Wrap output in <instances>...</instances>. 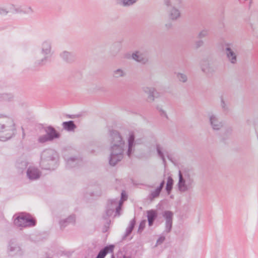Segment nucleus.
Returning <instances> with one entry per match:
<instances>
[{
	"label": "nucleus",
	"mask_w": 258,
	"mask_h": 258,
	"mask_svg": "<svg viewBox=\"0 0 258 258\" xmlns=\"http://www.w3.org/2000/svg\"><path fill=\"white\" fill-rule=\"evenodd\" d=\"M110 137L112 146L109 163L111 166H114L123 158V153L126 146L125 142L117 131H110Z\"/></svg>",
	"instance_id": "nucleus-1"
},
{
	"label": "nucleus",
	"mask_w": 258,
	"mask_h": 258,
	"mask_svg": "<svg viewBox=\"0 0 258 258\" xmlns=\"http://www.w3.org/2000/svg\"><path fill=\"white\" fill-rule=\"evenodd\" d=\"M195 174L192 169L185 168L179 170V180L177 185L181 192H184L192 189L195 184Z\"/></svg>",
	"instance_id": "nucleus-2"
},
{
	"label": "nucleus",
	"mask_w": 258,
	"mask_h": 258,
	"mask_svg": "<svg viewBox=\"0 0 258 258\" xmlns=\"http://www.w3.org/2000/svg\"><path fill=\"white\" fill-rule=\"evenodd\" d=\"M58 155L52 149L44 150L41 153L40 166L45 170H54L58 166Z\"/></svg>",
	"instance_id": "nucleus-3"
},
{
	"label": "nucleus",
	"mask_w": 258,
	"mask_h": 258,
	"mask_svg": "<svg viewBox=\"0 0 258 258\" xmlns=\"http://www.w3.org/2000/svg\"><path fill=\"white\" fill-rule=\"evenodd\" d=\"M17 133L15 123L12 118L0 122V141H6L14 137Z\"/></svg>",
	"instance_id": "nucleus-4"
},
{
	"label": "nucleus",
	"mask_w": 258,
	"mask_h": 258,
	"mask_svg": "<svg viewBox=\"0 0 258 258\" xmlns=\"http://www.w3.org/2000/svg\"><path fill=\"white\" fill-rule=\"evenodd\" d=\"M51 44L48 40L44 41L41 47V50L35 56L34 65L35 67H41L47 62L51 56Z\"/></svg>",
	"instance_id": "nucleus-5"
},
{
	"label": "nucleus",
	"mask_w": 258,
	"mask_h": 258,
	"mask_svg": "<svg viewBox=\"0 0 258 258\" xmlns=\"http://www.w3.org/2000/svg\"><path fill=\"white\" fill-rule=\"evenodd\" d=\"M14 223L18 227H26L35 226L36 221L29 214L22 213L15 219Z\"/></svg>",
	"instance_id": "nucleus-6"
},
{
	"label": "nucleus",
	"mask_w": 258,
	"mask_h": 258,
	"mask_svg": "<svg viewBox=\"0 0 258 258\" xmlns=\"http://www.w3.org/2000/svg\"><path fill=\"white\" fill-rule=\"evenodd\" d=\"M46 134L41 136L39 137L38 141L39 143H44L48 141H52L54 139L60 137V134L53 126H48L45 129Z\"/></svg>",
	"instance_id": "nucleus-7"
},
{
	"label": "nucleus",
	"mask_w": 258,
	"mask_h": 258,
	"mask_svg": "<svg viewBox=\"0 0 258 258\" xmlns=\"http://www.w3.org/2000/svg\"><path fill=\"white\" fill-rule=\"evenodd\" d=\"M142 143V139H137L135 140V136L133 132H130L127 138V155L130 157L135 151V146L136 144H141Z\"/></svg>",
	"instance_id": "nucleus-8"
},
{
	"label": "nucleus",
	"mask_w": 258,
	"mask_h": 258,
	"mask_svg": "<svg viewBox=\"0 0 258 258\" xmlns=\"http://www.w3.org/2000/svg\"><path fill=\"white\" fill-rule=\"evenodd\" d=\"M246 22L250 26L254 34L258 37V12L251 13Z\"/></svg>",
	"instance_id": "nucleus-9"
},
{
	"label": "nucleus",
	"mask_w": 258,
	"mask_h": 258,
	"mask_svg": "<svg viewBox=\"0 0 258 258\" xmlns=\"http://www.w3.org/2000/svg\"><path fill=\"white\" fill-rule=\"evenodd\" d=\"M232 44L231 43H226L225 44V53L228 60L232 64H236L237 61V55L231 48Z\"/></svg>",
	"instance_id": "nucleus-10"
},
{
	"label": "nucleus",
	"mask_w": 258,
	"mask_h": 258,
	"mask_svg": "<svg viewBox=\"0 0 258 258\" xmlns=\"http://www.w3.org/2000/svg\"><path fill=\"white\" fill-rule=\"evenodd\" d=\"M119 202V201L117 199L109 200L108 201L105 211V215L103 216V218L104 219H107L113 214L115 209L118 205Z\"/></svg>",
	"instance_id": "nucleus-11"
},
{
	"label": "nucleus",
	"mask_w": 258,
	"mask_h": 258,
	"mask_svg": "<svg viewBox=\"0 0 258 258\" xmlns=\"http://www.w3.org/2000/svg\"><path fill=\"white\" fill-rule=\"evenodd\" d=\"M209 122L214 131H219L223 126V122L220 120L218 116L213 113L209 114Z\"/></svg>",
	"instance_id": "nucleus-12"
},
{
	"label": "nucleus",
	"mask_w": 258,
	"mask_h": 258,
	"mask_svg": "<svg viewBox=\"0 0 258 258\" xmlns=\"http://www.w3.org/2000/svg\"><path fill=\"white\" fill-rule=\"evenodd\" d=\"M132 58L143 64H146L149 60L147 53L139 50L136 51L132 53Z\"/></svg>",
	"instance_id": "nucleus-13"
},
{
	"label": "nucleus",
	"mask_w": 258,
	"mask_h": 258,
	"mask_svg": "<svg viewBox=\"0 0 258 258\" xmlns=\"http://www.w3.org/2000/svg\"><path fill=\"white\" fill-rule=\"evenodd\" d=\"M163 216L165 219V231L169 233L172 227V220L173 213L170 211H165L163 213Z\"/></svg>",
	"instance_id": "nucleus-14"
},
{
	"label": "nucleus",
	"mask_w": 258,
	"mask_h": 258,
	"mask_svg": "<svg viewBox=\"0 0 258 258\" xmlns=\"http://www.w3.org/2000/svg\"><path fill=\"white\" fill-rule=\"evenodd\" d=\"M82 163V160L78 157H70L67 160L66 167L71 169L74 167H79Z\"/></svg>",
	"instance_id": "nucleus-15"
},
{
	"label": "nucleus",
	"mask_w": 258,
	"mask_h": 258,
	"mask_svg": "<svg viewBox=\"0 0 258 258\" xmlns=\"http://www.w3.org/2000/svg\"><path fill=\"white\" fill-rule=\"evenodd\" d=\"M144 92L148 95V100L149 102H152L155 98L159 96V93L154 88L145 87L144 88Z\"/></svg>",
	"instance_id": "nucleus-16"
},
{
	"label": "nucleus",
	"mask_w": 258,
	"mask_h": 258,
	"mask_svg": "<svg viewBox=\"0 0 258 258\" xmlns=\"http://www.w3.org/2000/svg\"><path fill=\"white\" fill-rule=\"evenodd\" d=\"M27 176L30 180H36L41 176V172L35 167H29L27 170Z\"/></svg>",
	"instance_id": "nucleus-17"
},
{
	"label": "nucleus",
	"mask_w": 258,
	"mask_h": 258,
	"mask_svg": "<svg viewBox=\"0 0 258 258\" xmlns=\"http://www.w3.org/2000/svg\"><path fill=\"white\" fill-rule=\"evenodd\" d=\"M62 59L67 63H72L76 60V55L73 52L63 51L59 54Z\"/></svg>",
	"instance_id": "nucleus-18"
},
{
	"label": "nucleus",
	"mask_w": 258,
	"mask_h": 258,
	"mask_svg": "<svg viewBox=\"0 0 258 258\" xmlns=\"http://www.w3.org/2000/svg\"><path fill=\"white\" fill-rule=\"evenodd\" d=\"M167 12L169 19L172 21L177 20L181 16L180 11L175 7H172V8L167 9Z\"/></svg>",
	"instance_id": "nucleus-19"
},
{
	"label": "nucleus",
	"mask_w": 258,
	"mask_h": 258,
	"mask_svg": "<svg viewBox=\"0 0 258 258\" xmlns=\"http://www.w3.org/2000/svg\"><path fill=\"white\" fill-rule=\"evenodd\" d=\"M114 247L113 244L105 246L99 251L95 258H104L108 253H112L113 252Z\"/></svg>",
	"instance_id": "nucleus-20"
},
{
	"label": "nucleus",
	"mask_w": 258,
	"mask_h": 258,
	"mask_svg": "<svg viewBox=\"0 0 258 258\" xmlns=\"http://www.w3.org/2000/svg\"><path fill=\"white\" fill-rule=\"evenodd\" d=\"M9 250L11 252L13 253L12 254H18L21 255V249L20 247L17 244L15 239H12L9 242Z\"/></svg>",
	"instance_id": "nucleus-21"
},
{
	"label": "nucleus",
	"mask_w": 258,
	"mask_h": 258,
	"mask_svg": "<svg viewBox=\"0 0 258 258\" xmlns=\"http://www.w3.org/2000/svg\"><path fill=\"white\" fill-rule=\"evenodd\" d=\"M148 225L149 226H153L155 220L158 217V213L155 210H150L147 211Z\"/></svg>",
	"instance_id": "nucleus-22"
},
{
	"label": "nucleus",
	"mask_w": 258,
	"mask_h": 258,
	"mask_svg": "<svg viewBox=\"0 0 258 258\" xmlns=\"http://www.w3.org/2000/svg\"><path fill=\"white\" fill-rule=\"evenodd\" d=\"M75 222V216L74 215H70L67 218L59 221V225L61 229L64 228L68 225L73 224Z\"/></svg>",
	"instance_id": "nucleus-23"
},
{
	"label": "nucleus",
	"mask_w": 258,
	"mask_h": 258,
	"mask_svg": "<svg viewBox=\"0 0 258 258\" xmlns=\"http://www.w3.org/2000/svg\"><path fill=\"white\" fill-rule=\"evenodd\" d=\"M62 125L63 128L68 132L74 131L77 128V125L73 120L63 122Z\"/></svg>",
	"instance_id": "nucleus-24"
},
{
	"label": "nucleus",
	"mask_w": 258,
	"mask_h": 258,
	"mask_svg": "<svg viewBox=\"0 0 258 258\" xmlns=\"http://www.w3.org/2000/svg\"><path fill=\"white\" fill-rule=\"evenodd\" d=\"M136 223V221L135 218H134L130 221V225L126 229L125 234L123 236L122 239H124L127 236H129L132 233L134 229Z\"/></svg>",
	"instance_id": "nucleus-25"
},
{
	"label": "nucleus",
	"mask_w": 258,
	"mask_h": 258,
	"mask_svg": "<svg viewBox=\"0 0 258 258\" xmlns=\"http://www.w3.org/2000/svg\"><path fill=\"white\" fill-rule=\"evenodd\" d=\"M138 1L139 0H116V3L119 6L127 7L133 5Z\"/></svg>",
	"instance_id": "nucleus-26"
},
{
	"label": "nucleus",
	"mask_w": 258,
	"mask_h": 258,
	"mask_svg": "<svg viewBox=\"0 0 258 258\" xmlns=\"http://www.w3.org/2000/svg\"><path fill=\"white\" fill-rule=\"evenodd\" d=\"M156 151L158 156L162 159L163 164L165 166L166 161L164 155V153L163 151L162 147L159 144H157L156 145Z\"/></svg>",
	"instance_id": "nucleus-27"
},
{
	"label": "nucleus",
	"mask_w": 258,
	"mask_h": 258,
	"mask_svg": "<svg viewBox=\"0 0 258 258\" xmlns=\"http://www.w3.org/2000/svg\"><path fill=\"white\" fill-rule=\"evenodd\" d=\"M233 133V128L231 126H228L225 128L224 132L221 135L222 140L223 141L228 139L232 135Z\"/></svg>",
	"instance_id": "nucleus-28"
},
{
	"label": "nucleus",
	"mask_w": 258,
	"mask_h": 258,
	"mask_svg": "<svg viewBox=\"0 0 258 258\" xmlns=\"http://www.w3.org/2000/svg\"><path fill=\"white\" fill-rule=\"evenodd\" d=\"M221 103L220 106L222 109V111L224 113H227L229 110V107L227 102H226L223 98V96L220 97Z\"/></svg>",
	"instance_id": "nucleus-29"
},
{
	"label": "nucleus",
	"mask_w": 258,
	"mask_h": 258,
	"mask_svg": "<svg viewBox=\"0 0 258 258\" xmlns=\"http://www.w3.org/2000/svg\"><path fill=\"white\" fill-rule=\"evenodd\" d=\"M174 181L172 178L170 176L168 177L167 181L165 187V190L168 195L170 194L173 188Z\"/></svg>",
	"instance_id": "nucleus-30"
},
{
	"label": "nucleus",
	"mask_w": 258,
	"mask_h": 258,
	"mask_svg": "<svg viewBox=\"0 0 258 258\" xmlns=\"http://www.w3.org/2000/svg\"><path fill=\"white\" fill-rule=\"evenodd\" d=\"M126 76V73L121 69H118L113 71L112 76L114 78L118 79L120 77H124Z\"/></svg>",
	"instance_id": "nucleus-31"
},
{
	"label": "nucleus",
	"mask_w": 258,
	"mask_h": 258,
	"mask_svg": "<svg viewBox=\"0 0 258 258\" xmlns=\"http://www.w3.org/2000/svg\"><path fill=\"white\" fill-rule=\"evenodd\" d=\"M161 192V191L156 188L154 190L152 191L149 195L148 199L151 201H153L155 199L159 197Z\"/></svg>",
	"instance_id": "nucleus-32"
},
{
	"label": "nucleus",
	"mask_w": 258,
	"mask_h": 258,
	"mask_svg": "<svg viewBox=\"0 0 258 258\" xmlns=\"http://www.w3.org/2000/svg\"><path fill=\"white\" fill-rule=\"evenodd\" d=\"M13 99V95L11 93L0 94V101H11Z\"/></svg>",
	"instance_id": "nucleus-33"
},
{
	"label": "nucleus",
	"mask_w": 258,
	"mask_h": 258,
	"mask_svg": "<svg viewBox=\"0 0 258 258\" xmlns=\"http://www.w3.org/2000/svg\"><path fill=\"white\" fill-rule=\"evenodd\" d=\"M176 77L180 82H181L182 83H185L187 80V77L186 75L183 73H177Z\"/></svg>",
	"instance_id": "nucleus-34"
},
{
	"label": "nucleus",
	"mask_w": 258,
	"mask_h": 258,
	"mask_svg": "<svg viewBox=\"0 0 258 258\" xmlns=\"http://www.w3.org/2000/svg\"><path fill=\"white\" fill-rule=\"evenodd\" d=\"M11 12L14 14L15 13H22V9L21 7L16 8V7L12 5L10 8Z\"/></svg>",
	"instance_id": "nucleus-35"
},
{
	"label": "nucleus",
	"mask_w": 258,
	"mask_h": 258,
	"mask_svg": "<svg viewBox=\"0 0 258 258\" xmlns=\"http://www.w3.org/2000/svg\"><path fill=\"white\" fill-rule=\"evenodd\" d=\"M22 13L25 14H32L34 11L31 7H25L22 9Z\"/></svg>",
	"instance_id": "nucleus-36"
},
{
	"label": "nucleus",
	"mask_w": 258,
	"mask_h": 258,
	"mask_svg": "<svg viewBox=\"0 0 258 258\" xmlns=\"http://www.w3.org/2000/svg\"><path fill=\"white\" fill-rule=\"evenodd\" d=\"M209 31L207 29H204L202 30L198 35V38L201 39L202 38L205 37L208 35Z\"/></svg>",
	"instance_id": "nucleus-37"
},
{
	"label": "nucleus",
	"mask_w": 258,
	"mask_h": 258,
	"mask_svg": "<svg viewBox=\"0 0 258 258\" xmlns=\"http://www.w3.org/2000/svg\"><path fill=\"white\" fill-rule=\"evenodd\" d=\"M146 223V220H142L141 221L139 226L138 230V232L139 233H141L143 231V230L144 229V228L145 227Z\"/></svg>",
	"instance_id": "nucleus-38"
},
{
	"label": "nucleus",
	"mask_w": 258,
	"mask_h": 258,
	"mask_svg": "<svg viewBox=\"0 0 258 258\" xmlns=\"http://www.w3.org/2000/svg\"><path fill=\"white\" fill-rule=\"evenodd\" d=\"M156 109L159 111L160 114L162 116H165L166 118H168V116L166 113V112L163 110L161 107L159 106L156 107Z\"/></svg>",
	"instance_id": "nucleus-39"
},
{
	"label": "nucleus",
	"mask_w": 258,
	"mask_h": 258,
	"mask_svg": "<svg viewBox=\"0 0 258 258\" xmlns=\"http://www.w3.org/2000/svg\"><path fill=\"white\" fill-rule=\"evenodd\" d=\"M121 205H122V202H121V201H119L118 205H117L116 208H115V209L116 215H118V216L120 215V212L121 210Z\"/></svg>",
	"instance_id": "nucleus-40"
},
{
	"label": "nucleus",
	"mask_w": 258,
	"mask_h": 258,
	"mask_svg": "<svg viewBox=\"0 0 258 258\" xmlns=\"http://www.w3.org/2000/svg\"><path fill=\"white\" fill-rule=\"evenodd\" d=\"M204 44V41L202 40H197L195 42V46L197 49L202 46Z\"/></svg>",
	"instance_id": "nucleus-41"
},
{
	"label": "nucleus",
	"mask_w": 258,
	"mask_h": 258,
	"mask_svg": "<svg viewBox=\"0 0 258 258\" xmlns=\"http://www.w3.org/2000/svg\"><path fill=\"white\" fill-rule=\"evenodd\" d=\"M164 4L167 7V9H170L173 7L170 0H164Z\"/></svg>",
	"instance_id": "nucleus-42"
},
{
	"label": "nucleus",
	"mask_w": 258,
	"mask_h": 258,
	"mask_svg": "<svg viewBox=\"0 0 258 258\" xmlns=\"http://www.w3.org/2000/svg\"><path fill=\"white\" fill-rule=\"evenodd\" d=\"M127 199V195L124 190H122L121 193V200L123 201H126Z\"/></svg>",
	"instance_id": "nucleus-43"
},
{
	"label": "nucleus",
	"mask_w": 258,
	"mask_h": 258,
	"mask_svg": "<svg viewBox=\"0 0 258 258\" xmlns=\"http://www.w3.org/2000/svg\"><path fill=\"white\" fill-rule=\"evenodd\" d=\"M9 11L4 7H0V14L1 15L5 16L8 14Z\"/></svg>",
	"instance_id": "nucleus-44"
},
{
	"label": "nucleus",
	"mask_w": 258,
	"mask_h": 258,
	"mask_svg": "<svg viewBox=\"0 0 258 258\" xmlns=\"http://www.w3.org/2000/svg\"><path fill=\"white\" fill-rule=\"evenodd\" d=\"M101 195V192L99 188H98V190L96 191L95 192H92L90 193L91 196H100Z\"/></svg>",
	"instance_id": "nucleus-45"
},
{
	"label": "nucleus",
	"mask_w": 258,
	"mask_h": 258,
	"mask_svg": "<svg viewBox=\"0 0 258 258\" xmlns=\"http://www.w3.org/2000/svg\"><path fill=\"white\" fill-rule=\"evenodd\" d=\"M165 181L164 180H162L161 183H160V185L157 187V188L158 189H159L160 191H162L164 186V185H165Z\"/></svg>",
	"instance_id": "nucleus-46"
},
{
	"label": "nucleus",
	"mask_w": 258,
	"mask_h": 258,
	"mask_svg": "<svg viewBox=\"0 0 258 258\" xmlns=\"http://www.w3.org/2000/svg\"><path fill=\"white\" fill-rule=\"evenodd\" d=\"M165 239V237L161 236L158 238V239L157 241V242L159 243H161L164 241Z\"/></svg>",
	"instance_id": "nucleus-47"
},
{
	"label": "nucleus",
	"mask_w": 258,
	"mask_h": 258,
	"mask_svg": "<svg viewBox=\"0 0 258 258\" xmlns=\"http://www.w3.org/2000/svg\"><path fill=\"white\" fill-rule=\"evenodd\" d=\"M165 27H166V29H169L172 28V24L171 23H168L165 25Z\"/></svg>",
	"instance_id": "nucleus-48"
},
{
	"label": "nucleus",
	"mask_w": 258,
	"mask_h": 258,
	"mask_svg": "<svg viewBox=\"0 0 258 258\" xmlns=\"http://www.w3.org/2000/svg\"><path fill=\"white\" fill-rule=\"evenodd\" d=\"M202 71L205 73H207V68L204 67H202Z\"/></svg>",
	"instance_id": "nucleus-49"
},
{
	"label": "nucleus",
	"mask_w": 258,
	"mask_h": 258,
	"mask_svg": "<svg viewBox=\"0 0 258 258\" xmlns=\"http://www.w3.org/2000/svg\"><path fill=\"white\" fill-rule=\"evenodd\" d=\"M166 153H167V152H166ZM166 156H167V157L168 158V159L169 160H170V161H172L171 157H170V156L169 154H166Z\"/></svg>",
	"instance_id": "nucleus-50"
},
{
	"label": "nucleus",
	"mask_w": 258,
	"mask_h": 258,
	"mask_svg": "<svg viewBox=\"0 0 258 258\" xmlns=\"http://www.w3.org/2000/svg\"><path fill=\"white\" fill-rule=\"evenodd\" d=\"M122 258H131V256H127L125 255H123L122 257Z\"/></svg>",
	"instance_id": "nucleus-51"
},
{
	"label": "nucleus",
	"mask_w": 258,
	"mask_h": 258,
	"mask_svg": "<svg viewBox=\"0 0 258 258\" xmlns=\"http://www.w3.org/2000/svg\"><path fill=\"white\" fill-rule=\"evenodd\" d=\"M68 117H69V118H74V117H73V115H68Z\"/></svg>",
	"instance_id": "nucleus-52"
},
{
	"label": "nucleus",
	"mask_w": 258,
	"mask_h": 258,
	"mask_svg": "<svg viewBox=\"0 0 258 258\" xmlns=\"http://www.w3.org/2000/svg\"><path fill=\"white\" fill-rule=\"evenodd\" d=\"M111 258H115V256L114 255V254H112L111 256Z\"/></svg>",
	"instance_id": "nucleus-53"
}]
</instances>
